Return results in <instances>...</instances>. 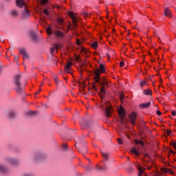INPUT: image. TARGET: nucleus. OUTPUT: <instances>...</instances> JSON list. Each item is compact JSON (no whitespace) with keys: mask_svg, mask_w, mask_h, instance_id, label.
I'll list each match as a JSON object with an SVG mask.
<instances>
[{"mask_svg":"<svg viewBox=\"0 0 176 176\" xmlns=\"http://www.w3.org/2000/svg\"><path fill=\"white\" fill-rule=\"evenodd\" d=\"M16 6L19 8H25L24 11L22 13V19L26 20V19H30L31 17V14L30 10L25 8V1L24 0H16Z\"/></svg>","mask_w":176,"mask_h":176,"instance_id":"obj_1","label":"nucleus"},{"mask_svg":"<svg viewBox=\"0 0 176 176\" xmlns=\"http://www.w3.org/2000/svg\"><path fill=\"white\" fill-rule=\"evenodd\" d=\"M95 83H99L100 85V93L99 94L100 98L105 97V86H108V81L105 80V78L102 80L101 77H99V82H95Z\"/></svg>","mask_w":176,"mask_h":176,"instance_id":"obj_2","label":"nucleus"},{"mask_svg":"<svg viewBox=\"0 0 176 176\" xmlns=\"http://www.w3.org/2000/svg\"><path fill=\"white\" fill-rule=\"evenodd\" d=\"M105 72V67H104V65L100 64L99 69L97 68L94 71V79L95 82H98L100 80V77L101 74H104Z\"/></svg>","mask_w":176,"mask_h":176,"instance_id":"obj_3","label":"nucleus"},{"mask_svg":"<svg viewBox=\"0 0 176 176\" xmlns=\"http://www.w3.org/2000/svg\"><path fill=\"white\" fill-rule=\"evenodd\" d=\"M5 161L8 164H11V166H19L20 165V160L19 158H16L12 156L6 157Z\"/></svg>","mask_w":176,"mask_h":176,"instance_id":"obj_4","label":"nucleus"},{"mask_svg":"<svg viewBox=\"0 0 176 176\" xmlns=\"http://www.w3.org/2000/svg\"><path fill=\"white\" fill-rule=\"evenodd\" d=\"M20 79H21V75L15 76L14 78V84L16 86V91L17 93H21L23 89L21 88V82H20Z\"/></svg>","mask_w":176,"mask_h":176,"instance_id":"obj_5","label":"nucleus"},{"mask_svg":"<svg viewBox=\"0 0 176 176\" xmlns=\"http://www.w3.org/2000/svg\"><path fill=\"white\" fill-rule=\"evenodd\" d=\"M46 157V154L43 153H35L32 156L33 162H40L42 159Z\"/></svg>","mask_w":176,"mask_h":176,"instance_id":"obj_6","label":"nucleus"},{"mask_svg":"<svg viewBox=\"0 0 176 176\" xmlns=\"http://www.w3.org/2000/svg\"><path fill=\"white\" fill-rule=\"evenodd\" d=\"M18 50L20 54H22L23 60H28L30 58V55L27 52V50L24 47H19Z\"/></svg>","mask_w":176,"mask_h":176,"instance_id":"obj_7","label":"nucleus"},{"mask_svg":"<svg viewBox=\"0 0 176 176\" xmlns=\"http://www.w3.org/2000/svg\"><path fill=\"white\" fill-rule=\"evenodd\" d=\"M68 15L72 19V24H73L74 28L78 27V21H76V16H75V15L74 14V12H69Z\"/></svg>","mask_w":176,"mask_h":176,"instance_id":"obj_8","label":"nucleus"},{"mask_svg":"<svg viewBox=\"0 0 176 176\" xmlns=\"http://www.w3.org/2000/svg\"><path fill=\"white\" fill-rule=\"evenodd\" d=\"M29 35L32 38V41H33V42H36L38 41V36L35 32L30 31L29 32Z\"/></svg>","mask_w":176,"mask_h":176,"instance_id":"obj_9","label":"nucleus"},{"mask_svg":"<svg viewBox=\"0 0 176 176\" xmlns=\"http://www.w3.org/2000/svg\"><path fill=\"white\" fill-rule=\"evenodd\" d=\"M129 119H130V122H131V124H135V120L137 119V114L134 112L132 113L129 116Z\"/></svg>","mask_w":176,"mask_h":176,"instance_id":"obj_10","label":"nucleus"},{"mask_svg":"<svg viewBox=\"0 0 176 176\" xmlns=\"http://www.w3.org/2000/svg\"><path fill=\"white\" fill-rule=\"evenodd\" d=\"M118 113L123 123V119H124V116H126V112L124 111V109L122 107L120 108V109L118 110Z\"/></svg>","mask_w":176,"mask_h":176,"instance_id":"obj_11","label":"nucleus"},{"mask_svg":"<svg viewBox=\"0 0 176 176\" xmlns=\"http://www.w3.org/2000/svg\"><path fill=\"white\" fill-rule=\"evenodd\" d=\"M151 104L152 103H151V102H148L147 103H142L139 105V108L141 109H148Z\"/></svg>","mask_w":176,"mask_h":176,"instance_id":"obj_12","label":"nucleus"},{"mask_svg":"<svg viewBox=\"0 0 176 176\" xmlns=\"http://www.w3.org/2000/svg\"><path fill=\"white\" fill-rule=\"evenodd\" d=\"M71 65H72V63L67 62V63L65 67V72H67V74H72V72H71V69H72Z\"/></svg>","mask_w":176,"mask_h":176,"instance_id":"obj_13","label":"nucleus"},{"mask_svg":"<svg viewBox=\"0 0 176 176\" xmlns=\"http://www.w3.org/2000/svg\"><path fill=\"white\" fill-rule=\"evenodd\" d=\"M54 34L56 38H60V39L64 38V33L60 30H56Z\"/></svg>","mask_w":176,"mask_h":176,"instance_id":"obj_14","label":"nucleus"},{"mask_svg":"<svg viewBox=\"0 0 176 176\" xmlns=\"http://www.w3.org/2000/svg\"><path fill=\"white\" fill-rule=\"evenodd\" d=\"M17 113H16L14 111H10L7 113V116L10 118V119H14Z\"/></svg>","mask_w":176,"mask_h":176,"instance_id":"obj_15","label":"nucleus"},{"mask_svg":"<svg viewBox=\"0 0 176 176\" xmlns=\"http://www.w3.org/2000/svg\"><path fill=\"white\" fill-rule=\"evenodd\" d=\"M135 167H137L138 171H139V175L138 176H141L144 174V169L140 166V164H135Z\"/></svg>","mask_w":176,"mask_h":176,"instance_id":"obj_16","label":"nucleus"},{"mask_svg":"<svg viewBox=\"0 0 176 176\" xmlns=\"http://www.w3.org/2000/svg\"><path fill=\"white\" fill-rule=\"evenodd\" d=\"M59 48H60V45H59L54 44V47H51L50 48V53L53 55L54 53V50H58Z\"/></svg>","mask_w":176,"mask_h":176,"instance_id":"obj_17","label":"nucleus"},{"mask_svg":"<svg viewBox=\"0 0 176 176\" xmlns=\"http://www.w3.org/2000/svg\"><path fill=\"white\" fill-rule=\"evenodd\" d=\"M112 112H113V111L112 110V108L107 107L105 109V113L107 118H109L111 116V114L112 113Z\"/></svg>","mask_w":176,"mask_h":176,"instance_id":"obj_18","label":"nucleus"},{"mask_svg":"<svg viewBox=\"0 0 176 176\" xmlns=\"http://www.w3.org/2000/svg\"><path fill=\"white\" fill-rule=\"evenodd\" d=\"M8 167H6V166L2 164H0V173H8Z\"/></svg>","mask_w":176,"mask_h":176,"instance_id":"obj_19","label":"nucleus"},{"mask_svg":"<svg viewBox=\"0 0 176 176\" xmlns=\"http://www.w3.org/2000/svg\"><path fill=\"white\" fill-rule=\"evenodd\" d=\"M164 14L166 17H171V11L168 8H165Z\"/></svg>","mask_w":176,"mask_h":176,"instance_id":"obj_20","label":"nucleus"},{"mask_svg":"<svg viewBox=\"0 0 176 176\" xmlns=\"http://www.w3.org/2000/svg\"><path fill=\"white\" fill-rule=\"evenodd\" d=\"M102 156L104 157L105 160H109V154H108L107 153L102 152Z\"/></svg>","mask_w":176,"mask_h":176,"instance_id":"obj_21","label":"nucleus"},{"mask_svg":"<svg viewBox=\"0 0 176 176\" xmlns=\"http://www.w3.org/2000/svg\"><path fill=\"white\" fill-rule=\"evenodd\" d=\"M144 94H145V96H152V91L150 89H144Z\"/></svg>","mask_w":176,"mask_h":176,"instance_id":"obj_22","label":"nucleus"},{"mask_svg":"<svg viewBox=\"0 0 176 176\" xmlns=\"http://www.w3.org/2000/svg\"><path fill=\"white\" fill-rule=\"evenodd\" d=\"M162 173H169L170 174H172L173 173V171H171L170 169H168L167 168H162Z\"/></svg>","mask_w":176,"mask_h":176,"instance_id":"obj_23","label":"nucleus"},{"mask_svg":"<svg viewBox=\"0 0 176 176\" xmlns=\"http://www.w3.org/2000/svg\"><path fill=\"white\" fill-rule=\"evenodd\" d=\"M131 152L132 153H134V155H135L136 156H140V153H138V151H137V149H135V148H133L131 151Z\"/></svg>","mask_w":176,"mask_h":176,"instance_id":"obj_24","label":"nucleus"},{"mask_svg":"<svg viewBox=\"0 0 176 176\" xmlns=\"http://www.w3.org/2000/svg\"><path fill=\"white\" fill-rule=\"evenodd\" d=\"M91 47H93L94 49H97V47H98V43H97V41H94V43H92Z\"/></svg>","mask_w":176,"mask_h":176,"instance_id":"obj_25","label":"nucleus"},{"mask_svg":"<svg viewBox=\"0 0 176 176\" xmlns=\"http://www.w3.org/2000/svg\"><path fill=\"white\" fill-rule=\"evenodd\" d=\"M135 144H136V145H142L144 146V142L141 140H135Z\"/></svg>","mask_w":176,"mask_h":176,"instance_id":"obj_26","label":"nucleus"},{"mask_svg":"<svg viewBox=\"0 0 176 176\" xmlns=\"http://www.w3.org/2000/svg\"><path fill=\"white\" fill-rule=\"evenodd\" d=\"M11 14H12V16H14V17H16V16H17V14H19V12H17L16 10H12V11H11Z\"/></svg>","mask_w":176,"mask_h":176,"instance_id":"obj_27","label":"nucleus"},{"mask_svg":"<svg viewBox=\"0 0 176 176\" xmlns=\"http://www.w3.org/2000/svg\"><path fill=\"white\" fill-rule=\"evenodd\" d=\"M46 31H47V33L48 34V35H52V28L50 27H48L47 29H46Z\"/></svg>","mask_w":176,"mask_h":176,"instance_id":"obj_28","label":"nucleus"},{"mask_svg":"<svg viewBox=\"0 0 176 176\" xmlns=\"http://www.w3.org/2000/svg\"><path fill=\"white\" fill-rule=\"evenodd\" d=\"M75 60L77 63H79V61H82V58H80V56H78L76 57Z\"/></svg>","mask_w":176,"mask_h":176,"instance_id":"obj_29","label":"nucleus"},{"mask_svg":"<svg viewBox=\"0 0 176 176\" xmlns=\"http://www.w3.org/2000/svg\"><path fill=\"white\" fill-rule=\"evenodd\" d=\"M140 85L141 87H142L145 86V85H148V83H146V81H141Z\"/></svg>","mask_w":176,"mask_h":176,"instance_id":"obj_30","label":"nucleus"},{"mask_svg":"<svg viewBox=\"0 0 176 176\" xmlns=\"http://www.w3.org/2000/svg\"><path fill=\"white\" fill-rule=\"evenodd\" d=\"M47 2H49V0H41V3H42V5H46Z\"/></svg>","mask_w":176,"mask_h":176,"instance_id":"obj_31","label":"nucleus"},{"mask_svg":"<svg viewBox=\"0 0 176 176\" xmlns=\"http://www.w3.org/2000/svg\"><path fill=\"white\" fill-rule=\"evenodd\" d=\"M29 115L30 116H34V115H36V113L35 111H29Z\"/></svg>","mask_w":176,"mask_h":176,"instance_id":"obj_32","label":"nucleus"},{"mask_svg":"<svg viewBox=\"0 0 176 176\" xmlns=\"http://www.w3.org/2000/svg\"><path fill=\"white\" fill-rule=\"evenodd\" d=\"M43 13H45L47 16H49V10H47V9H44Z\"/></svg>","mask_w":176,"mask_h":176,"instance_id":"obj_33","label":"nucleus"},{"mask_svg":"<svg viewBox=\"0 0 176 176\" xmlns=\"http://www.w3.org/2000/svg\"><path fill=\"white\" fill-rule=\"evenodd\" d=\"M63 148L65 151H67V149H68V145L67 144H63Z\"/></svg>","mask_w":176,"mask_h":176,"instance_id":"obj_34","label":"nucleus"},{"mask_svg":"<svg viewBox=\"0 0 176 176\" xmlns=\"http://www.w3.org/2000/svg\"><path fill=\"white\" fill-rule=\"evenodd\" d=\"M20 58V56L17 55L14 56V61H17Z\"/></svg>","mask_w":176,"mask_h":176,"instance_id":"obj_35","label":"nucleus"},{"mask_svg":"<svg viewBox=\"0 0 176 176\" xmlns=\"http://www.w3.org/2000/svg\"><path fill=\"white\" fill-rule=\"evenodd\" d=\"M117 141H118V144H123V140H122V139L119 138V139H117Z\"/></svg>","mask_w":176,"mask_h":176,"instance_id":"obj_36","label":"nucleus"},{"mask_svg":"<svg viewBox=\"0 0 176 176\" xmlns=\"http://www.w3.org/2000/svg\"><path fill=\"white\" fill-rule=\"evenodd\" d=\"M124 66V62H120V67H122Z\"/></svg>","mask_w":176,"mask_h":176,"instance_id":"obj_37","label":"nucleus"},{"mask_svg":"<svg viewBox=\"0 0 176 176\" xmlns=\"http://www.w3.org/2000/svg\"><path fill=\"white\" fill-rule=\"evenodd\" d=\"M83 14L85 17H89V12H84Z\"/></svg>","mask_w":176,"mask_h":176,"instance_id":"obj_38","label":"nucleus"},{"mask_svg":"<svg viewBox=\"0 0 176 176\" xmlns=\"http://www.w3.org/2000/svg\"><path fill=\"white\" fill-rule=\"evenodd\" d=\"M166 134H167V135H170V134H171V131L168 130L167 132H166Z\"/></svg>","mask_w":176,"mask_h":176,"instance_id":"obj_39","label":"nucleus"},{"mask_svg":"<svg viewBox=\"0 0 176 176\" xmlns=\"http://www.w3.org/2000/svg\"><path fill=\"white\" fill-rule=\"evenodd\" d=\"M171 145L176 149V142L171 143Z\"/></svg>","mask_w":176,"mask_h":176,"instance_id":"obj_40","label":"nucleus"},{"mask_svg":"<svg viewBox=\"0 0 176 176\" xmlns=\"http://www.w3.org/2000/svg\"><path fill=\"white\" fill-rule=\"evenodd\" d=\"M172 115H173V116H176V111H172Z\"/></svg>","mask_w":176,"mask_h":176,"instance_id":"obj_41","label":"nucleus"},{"mask_svg":"<svg viewBox=\"0 0 176 176\" xmlns=\"http://www.w3.org/2000/svg\"><path fill=\"white\" fill-rule=\"evenodd\" d=\"M157 115H158V116H160V115H162V112H160V111H157Z\"/></svg>","mask_w":176,"mask_h":176,"instance_id":"obj_42","label":"nucleus"},{"mask_svg":"<svg viewBox=\"0 0 176 176\" xmlns=\"http://www.w3.org/2000/svg\"><path fill=\"white\" fill-rule=\"evenodd\" d=\"M67 30H71V24L67 25Z\"/></svg>","mask_w":176,"mask_h":176,"instance_id":"obj_43","label":"nucleus"},{"mask_svg":"<svg viewBox=\"0 0 176 176\" xmlns=\"http://www.w3.org/2000/svg\"><path fill=\"white\" fill-rule=\"evenodd\" d=\"M54 80H55V82H58V78L54 77Z\"/></svg>","mask_w":176,"mask_h":176,"instance_id":"obj_44","label":"nucleus"},{"mask_svg":"<svg viewBox=\"0 0 176 176\" xmlns=\"http://www.w3.org/2000/svg\"><path fill=\"white\" fill-rule=\"evenodd\" d=\"M123 98H124V96L121 95V96H120V99L122 100H123Z\"/></svg>","mask_w":176,"mask_h":176,"instance_id":"obj_45","label":"nucleus"},{"mask_svg":"<svg viewBox=\"0 0 176 176\" xmlns=\"http://www.w3.org/2000/svg\"><path fill=\"white\" fill-rule=\"evenodd\" d=\"M98 170H104V168L100 167V166H98Z\"/></svg>","mask_w":176,"mask_h":176,"instance_id":"obj_46","label":"nucleus"},{"mask_svg":"<svg viewBox=\"0 0 176 176\" xmlns=\"http://www.w3.org/2000/svg\"><path fill=\"white\" fill-rule=\"evenodd\" d=\"M43 107L44 108H47V106L46 104H43Z\"/></svg>","mask_w":176,"mask_h":176,"instance_id":"obj_47","label":"nucleus"},{"mask_svg":"<svg viewBox=\"0 0 176 176\" xmlns=\"http://www.w3.org/2000/svg\"><path fill=\"white\" fill-rule=\"evenodd\" d=\"M144 156H145L146 157H149V155H148L147 153L144 154Z\"/></svg>","mask_w":176,"mask_h":176,"instance_id":"obj_48","label":"nucleus"},{"mask_svg":"<svg viewBox=\"0 0 176 176\" xmlns=\"http://www.w3.org/2000/svg\"><path fill=\"white\" fill-rule=\"evenodd\" d=\"M40 91H41V89H39V91H38L37 92H36L35 94H39Z\"/></svg>","mask_w":176,"mask_h":176,"instance_id":"obj_49","label":"nucleus"},{"mask_svg":"<svg viewBox=\"0 0 176 176\" xmlns=\"http://www.w3.org/2000/svg\"><path fill=\"white\" fill-rule=\"evenodd\" d=\"M87 170H90V166H86Z\"/></svg>","mask_w":176,"mask_h":176,"instance_id":"obj_50","label":"nucleus"},{"mask_svg":"<svg viewBox=\"0 0 176 176\" xmlns=\"http://www.w3.org/2000/svg\"><path fill=\"white\" fill-rule=\"evenodd\" d=\"M81 65H82V67H83V66L86 65V63H82L81 64Z\"/></svg>","mask_w":176,"mask_h":176,"instance_id":"obj_51","label":"nucleus"},{"mask_svg":"<svg viewBox=\"0 0 176 176\" xmlns=\"http://www.w3.org/2000/svg\"><path fill=\"white\" fill-rule=\"evenodd\" d=\"M93 89H94V90H96L97 89V87H96L94 85H93Z\"/></svg>","mask_w":176,"mask_h":176,"instance_id":"obj_52","label":"nucleus"},{"mask_svg":"<svg viewBox=\"0 0 176 176\" xmlns=\"http://www.w3.org/2000/svg\"><path fill=\"white\" fill-rule=\"evenodd\" d=\"M170 153H174V151H173V150H170Z\"/></svg>","mask_w":176,"mask_h":176,"instance_id":"obj_53","label":"nucleus"},{"mask_svg":"<svg viewBox=\"0 0 176 176\" xmlns=\"http://www.w3.org/2000/svg\"><path fill=\"white\" fill-rule=\"evenodd\" d=\"M78 45H80V42L79 41H77Z\"/></svg>","mask_w":176,"mask_h":176,"instance_id":"obj_54","label":"nucleus"},{"mask_svg":"<svg viewBox=\"0 0 176 176\" xmlns=\"http://www.w3.org/2000/svg\"><path fill=\"white\" fill-rule=\"evenodd\" d=\"M2 72V68L0 67V74Z\"/></svg>","mask_w":176,"mask_h":176,"instance_id":"obj_55","label":"nucleus"},{"mask_svg":"<svg viewBox=\"0 0 176 176\" xmlns=\"http://www.w3.org/2000/svg\"><path fill=\"white\" fill-rule=\"evenodd\" d=\"M147 168H148V170H151V168H149V167H147Z\"/></svg>","mask_w":176,"mask_h":176,"instance_id":"obj_56","label":"nucleus"},{"mask_svg":"<svg viewBox=\"0 0 176 176\" xmlns=\"http://www.w3.org/2000/svg\"><path fill=\"white\" fill-rule=\"evenodd\" d=\"M82 50H83L84 52H86V50H85V49H82Z\"/></svg>","mask_w":176,"mask_h":176,"instance_id":"obj_57","label":"nucleus"},{"mask_svg":"<svg viewBox=\"0 0 176 176\" xmlns=\"http://www.w3.org/2000/svg\"><path fill=\"white\" fill-rule=\"evenodd\" d=\"M96 146H97V145L95 146V147H96Z\"/></svg>","mask_w":176,"mask_h":176,"instance_id":"obj_58","label":"nucleus"},{"mask_svg":"<svg viewBox=\"0 0 176 176\" xmlns=\"http://www.w3.org/2000/svg\"><path fill=\"white\" fill-rule=\"evenodd\" d=\"M7 1H10V0H7Z\"/></svg>","mask_w":176,"mask_h":176,"instance_id":"obj_59","label":"nucleus"}]
</instances>
